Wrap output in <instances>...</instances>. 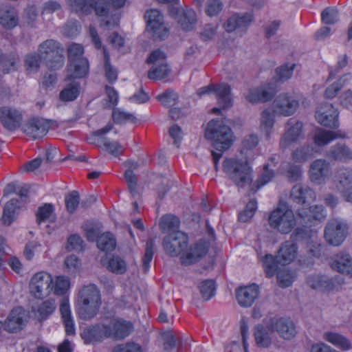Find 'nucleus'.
<instances>
[{"instance_id": "nucleus-58", "label": "nucleus", "mask_w": 352, "mask_h": 352, "mask_svg": "<svg viewBox=\"0 0 352 352\" xmlns=\"http://www.w3.org/2000/svg\"><path fill=\"white\" fill-rule=\"evenodd\" d=\"M276 278L278 285L283 288L289 287L294 280L293 274L289 270H280L277 273Z\"/></svg>"}, {"instance_id": "nucleus-62", "label": "nucleus", "mask_w": 352, "mask_h": 352, "mask_svg": "<svg viewBox=\"0 0 352 352\" xmlns=\"http://www.w3.org/2000/svg\"><path fill=\"white\" fill-rule=\"evenodd\" d=\"M223 6L221 0H208L206 6V13L209 16H217L222 10Z\"/></svg>"}, {"instance_id": "nucleus-22", "label": "nucleus", "mask_w": 352, "mask_h": 352, "mask_svg": "<svg viewBox=\"0 0 352 352\" xmlns=\"http://www.w3.org/2000/svg\"><path fill=\"white\" fill-rule=\"evenodd\" d=\"M307 283L312 289L325 292L338 289L337 285H340L344 282L340 276L329 279L322 275L314 274L307 277Z\"/></svg>"}, {"instance_id": "nucleus-2", "label": "nucleus", "mask_w": 352, "mask_h": 352, "mask_svg": "<svg viewBox=\"0 0 352 352\" xmlns=\"http://www.w3.org/2000/svg\"><path fill=\"white\" fill-rule=\"evenodd\" d=\"M188 245V234L179 230L170 232L165 236L162 243L163 248L168 256L174 257L181 254L180 262L184 265L199 261L208 254L210 248V243L203 239L192 244L184 252Z\"/></svg>"}, {"instance_id": "nucleus-21", "label": "nucleus", "mask_w": 352, "mask_h": 352, "mask_svg": "<svg viewBox=\"0 0 352 352\" xmlns=\"http://www.w3.org/2000/svg\"><path fill=\"white\" fill-rule=\"evenodd\" d=\"M170 14L177 20L183 30L190 31L194 29L197 23V14L192 9L173 8L170 9Z\"/></svg>"}, {"instance_id": "nucleus-8", "label": "nucleus", "mask_w": 352, "mask_h": 352, "mask_svg": "<svg viewBox=\"0 0 352 352\" xmlns=\"http://www.w3.org/2000/svg\"><path fill=\"white\" fill-rule=\"evenodd\" d=\"M84 47L81 44L72 43L67 48V80H73L86 78L89 72L88 59L83 56Z\"/></svg>"}, {"instance_id": "nucleus-35", "label": "nucleus", "mask_w": 352, "mask_h": 352, "mask_svg": "<svg viewBox=\"0 0 352 352\" xmlns=\"http://www.w3.org/2000/svg\"><path fill=\"white\" fill-rule=\"evenodd\" d=\"M339 138H344V135L340 134V131L336 133L331 131H326L323 129L318 128L314 136V142L316 145L318 146H323Z\"/></svg>"}, {"instance_id": "nucleus-57", "label": "nucleus", "mask_w": 352, "mask_h": 352, "mask_svg": "<svg viewBox=\"0 0 352 352\" xmlns=\"http://www.w3.org/2000/svg\"><path fill=\"white\" fill-rule=\"evenodd\" d=\"M64 264L67 271L71 274H76L80 272L81 269V261L79 258L74 254L67 256L65 259Z\"/></svg>"}, {"instance_id": "nucleus-56", "label": "nucleus", "mask_w": 352, "mask_h": 352, "mask_svg": "<svg viewBox=\"0 0 352 352\" xmlns=\"http://www.w3.org/2000/svg\"><path fill=\"white\" fill-rule=\"evenodd\" d=\"M112 118L116 124H124L127 122H134L136 120V118L132 113L116 108L113 110Z\"/></svg>"}, {"instance_id": "nucleus-29", "label": "nucleus", "mask_w": 352, "mask_h": 352, "mask_svg": "<svg viewBox=\"0 0 352 352\" xmlns=\"http://www.w3.org/2000/svg\"><path fill=\"white\" fill-rule=\"evenodd\" d=\"M336 177L340 185L344 188L342 192L344 199L352 203V168H340L337 170Z\"/></svg>"}, {"instance_id": "nucleus-44", "label": "nucleus", "mask_w": 352, "mask_h": 352, "mask_svg": "<svg viewBox=\"0 0 352 352\" xmlns=\"http://www.w3.org/2000/svg\"><path fill=\"white\" fill-rule=\"evenodd\" d=\"M56 305L54 299H47L40 304L36 309L41 321L47 320L55 311Z\"/></svg>"}, {"instance_id": "nucleus-6", "label": "nucleus", "mask_w": 352, "mask_h": 352, "mask_svg": "<svg viewBox=\"0 0 352 352\" xmlns=\"http://www.w3.org/2000/svg\"><path fill=\"white\" fill-rule=\"evenodd\" d=\"M274 109H265L261 113V129L265 132L266 139H270L274 124L276 113L289 116L295 113L299 106V102L291 99L287 94H280L274 100Z\"/></svg>"}, {"instance_id": "nucleus-54", "label": "nucleus", "mask_w": 352, "mask_h": 352, "mask_svg": "<svg viewBox=\"0 0 352 352\" xmlns=\"http://www.w3.org/2000/svg\"><path fill=\"white\" fill-rule=\"evenodd\" d=\"M257 210V201L256 199L250 200L245 206V209L241 211L238 215V220L240 222H247L254 215Z\"/></svg>"}, {"instance_id": "nucleus-36", "label": "nucleus", "mask_w": 352, "mask_h": 352, "mask_svg": "<svg viewBox=\"0 0 352 352\" xmlns=\"http://www.w3.org/2000/svg\"><path fill=\"white\" fill-rule=\"evenodd\" d=\"M323 338L326 341L343 351H348L351 349L350 340L340 333L328 331L324 333Z\"/></svg>"}, {"instance_id": "nucleus-7", "label": "nucleus", "mask_w": 352, "mask_h": 352, "mask_svg": "<svg viewBox=\"0 0 352 352\" xmlns=\"http://www.w3.org/2000/svg\"><path fill=\"white\" fill-rule=\"evenodd\" d=\"M128 0H69V6L76 12L89 14L94 12L98 17H107L109 8L120 10L124 8Z\"/></svg>"}, {"instance_id": "nucleus-3", "label": "nucleus", "mask_w": 352, "mask_h": 352, "mask_svg": "<svg viewBox=\"0 0 352 352\" xmlns=\"http://www.w3.org/2000/svg\"><path fill=\"white\" fill-rule=\"evenodd\" d=\"M109 323L97 322L85 327L81 337L87 344H96L106 339L121 340L128 337L133 331L131 321L120 317H111Z\"/></svg>"}, {"instance_id": "nucleus-52", "label": "nucleus", "mask_w": 352, "mask_h": 352, "mask_svg": "<svg viewBox=\"0 0 352 352\" xmlns=\"http://www.w3.org/2000/svg\"><path fill=\"white\" fill-rule=\"evenodd\" d=\"M157 99L161 104L166 107L175 105L179 100L177 93L173 90H166L157 96Z\"/></svg>"}, {"instance_id": "nucleus-30", "label": "nucleus", "mask_w": 352, "mask_h": 352, "mask_svg": "<svg viewBox=\"0 0 352 352\" xmlns=\"http://www.w3.org/2000/svg\"><path fill=\"white\" fill-rule=\"evenodd\" d=\"M290 197L294 202L305 206L306 203L314 201L316 195L314 190L309 187L295 185L291 190Z\"/></svg>"}, {"instance_id": "nucleus-4", "label": "nucleus", "mask_w": 352, "mask_h": 352, "mask_svg": "<svg viewBox=\"0 0 352 352\" xmlns=\"http://www.w3.org/2000/svg\"><path fill=\"white\" fill-rule=\"evenodd\" d=\"M63 52V49L60 43L53 39L46 40L39 45L38 53H31L25 56L26 69L37 71L41 60L43 59L50 70H57L63 67L65 62Z\"/></svg>"}, {"instance_id": "nucleus-39", "label": "nucleus", "mask_w": 352, "mask_h": 352, "mask_svg": "<svg viewBox=\"0 0 352 352\" xmlns=\"http://www.w3.org/2000/svg\"><path fill=\"white\" fill-rule=\"evenodd\" d=\"M281 263L278 256H274L272 254H266L263 258V265L266 276L268 278L273 277L274 275L277 276L278 270V265Z\"/></svg>"}, {"instance_id": "nucleus-51", "label": "nucleus", "mask_w": 352, "mask_h": 352, "mask_svg": "<svg viewBox=\"0 0 352 352\" xmlns=\"http://www.w3.org/2000/svg\"><path fill=\"white\" fill-rule=\"evenodd\" d=\"M274 177V172L273 170L270 169L269 164H266L263 166V172L257 178L256 182L253 186V189L255 191L259 190L262 186L270 182Z\"/></svg>"}, {"instance_id": "nucleus-37", "label": "nucleus", "mask_w": 352, "mask_h": 352, "mask_svg": "<svg viewBox=\"0 0 352 352\" xmlns=\"http://www.w3.org/2000/svg\"><path fill=\"white\" fill-rule=\"evenodd\" d=\"M254 336L256 344L259 347L268 348L272 344V338L268 331L261 324L255 325Z\"/></svg>"}, {"instance_id": "nucleus-19", "label": "nucleus", "mask_w": 352, "mask_h": 352, "mask_svg": "<svg viewBox=\"0 0 352 352\" xmlns=\"http://www.w3.org/2000/svg\"><path fill=\"white\" fill-rule=\"evenodd\" d=\"M50 129V123L47 120L39 118H30L22 128L23 133L32 140L43 138Z\"/></svg>"}, {"instance_id": "nucleus-24", "label": "nucleus", "mask_w": 352, "mask_h": 352, "mask_svg": "<svg viewBox=\"0 0 352 352\" xmlns=\"http://www.w3.org/2000/svg\"><path fill=\"white\" fill-rule=\"evenodd\" d=\"M22 120L23 115L19 110L8 107H0V120L6 129L13 131L19 129Z\"/></svg>"}, {"instance_id": "nucleus-13", "label": "nucleus", "mask_w": 352, "mask_h": 352, "mask_svg": "<svg viewBox=\"0 0 352 352\" xmlns=\"http://www.w3.org/2000/svg\"><path fill=\"white\" fill-rule=\"evenodd\" d=\"M52 276L51 274L41 271L32 277L30 283V292L35 298H44L52 292Z\"/></svg>"}, {"instance_id": "nucleus-41", "label": "nucleus", "mask_w": 352, "mask_h": 352, "mask_svg": "<svg viewBox=\"0 0 352 352\" xmlns=\"http://www.w3.org/2000/svg\"><path fill=\"white\" fill-rule=\"evenodd\" d=\"M19 61L18 55L15 53L4 54L0 49V64L3 74H8L16 69V64Z\"/></svg>"}, {"instance_id": "nucleus-53", "label": "nucleus", "mask_w": 352, "mask_h": 352, "mask_svg": "<svg viewBox=\"0 0 352 352\" xmlns=\"http://www.w3.org/2000/svg\"><path fill=\"white\" fill-rule=\"evenodd\" d=\"M321 21L326 25H333L339 21V12L336 8L327 7L321 12Z\"/></svg>"}, {"instance_id": "nucleus-63", "label": "nucleus", "mask_w": 352, "mask_h": 352, "mask_svg": "<svg viewBox=\"0 0 352 352\" xmlns=\"http://www.w3.org/2000/svg\"><path fill=\"white\" fill-rule=\"evenodd\" d=\"M296 65L289 63H285L280 67L277 68L276 72L278 78V80H285L289 79L293 74L294 69Z\"/></svg>"}, {"instance_id": "nucleus-12", "label": "nucleus", "mask_w": 352, "mask_h": 352, "mask_svg": "<svg viewBox=\"0 0 352 352\" xmlns=\"http://www.w3.org/2000/svg\"><path fill=\"white\" fill-rule=\"evenodd\" d=\"M146 30L154 40H164L169 34V29L164 23V16L157 9H151L145 13Z\"/></svg>"}, {"instance_id": "nucleus-43", "label": "nucleus", "mask_w": 352, "mask_h": 352, "mask_svg": "<svg viewBox=\"0 0 352 352\" xmlns=\"http://www.w3.org/2000/svg\"><path fill=\"white\" fill-rule=\"evenodd\" d=\"M103 56L105 78L110 84H113L118 79V72L111 64L110 54L106 47H103Z\"/></svg>"}, {"instance_id": "nucleus-31", "label": "nucleus", "mask_w": 352, "mask_h": 352, "mask_svg": "<svg viewBox=\"0 0 352 352\" xmlns=\"http://www.w3.org/2000/svg\"><path fill=\"white\" fill-rule=\"evenodd\" d=\"M253 19L252 12H246L242 15L235 14L227 19L224 23V28L228 32H232L237 28H246Z\"/></svg>"}, {"instance_id": "nucleus-49", "label": "nucleus", "mask_w": 352, "mask_h": 352, "mask_svg": "<svg viewBox=\"0 0 352 352\" xmlns=\"http://www.w3.org/2000/svg\"><path fill=\"white\" fill-rule=\"evenodd\" d=\"M54 212V207L52 204H44L38 207L36 212V222L38 224L49 221Z\"/></svg>"}, {"instance_id": "nucleus-33", "label": "nucleus", "mask_w": 352, "mask_h": 352, "mask_svg": "<svg viewBox=\"0 0 352 352\" xmlns=\"http://www.w3.org/2000/svg\"><path fill=\"white\" fill-rule=\"evenodd\" d=\"M21 208V201L17 199L8 201L3 210L2 223L6 226L12 224L16 218Z\"/></svg>"}, {"instance_id": "nucleus-32", "label": "nucleus", "mask_w": 352, "mask_h": 352, "mask_svg": "<svg viewBox=\"0 0 352 352\" xmlns=\"http://www.w3.org/2000/svg\"><path fill=\"white\" fill-rule=\"evenodd\" d=\"M327 157L335 161L346 162L352 160V150L345 144L338 143L331 147Z\"/></svg>"}, {"instance_id": "nucleus-34", "label": "nucleus", "mask_w": 352, "mask_h": 352, "mask_svg": "<svg viewBox=\"0 0 352 352\" xmlns=\"http://www.w3.org/2000/svg\"><path fill=\"white\" fill-rule=\"evenodd\" d=\"M100 263L109 271L116 274H123L126 272L127 265L124 259L118 256H113L111 258L104 256L100 258Z\"/></svg>"}, {"instance_id": "nucleus-20", "label": "nucleus", "mask_w": 352, "mask_h": 352, "mask_svg": "<svg viewBox=\"0 0 352 352\" xmlns=\"http://www.w3.org/2000/svg\"><path fill=\"white\" fill-rule=\"evenodd\" d=\"M330 164L323 159L314 160L310 165L309 175L311 182L316 184L326 183L331 175Z\"/></svg>"}, {"instance_id": "nucleus-61", "label": "nucleus", "mask_w": 352, "mask_h": 352, "mask_svg": "<svg viewBox=\"0 0 352 352\" xmlns=\"http://www.w3.org/2000/svg\"><path fill=\"white\" fill-rule=\"evenodd\" d=\"M67 249L68 250H83L84 241L78 234H73L67 239Z\"/></svg>"}, {"instance_id": "nucleus-27", "label": "nucleus", "mask_w": 352, "mask_h": 352, "mask_svg": "<svg viewBox=\"0 0 352 352\" xmlns=\"http://www.w3.org/2000/svg\"><path fill=\"white\" fill-rule=\"evenodd\" d=\"M259 294V287L255 284L239 287L236 289V298L238 303L243 307L252 305Z\"/></svg>"}, {"instance_id": "nucleus-25", "label": "nucleus", "mask_w": 352, "mask_h": 352, "mask_svg": "<svg viewBox=\"0 0 352 352\" xmlns=\"http://www.w3.org/2000/svg\"><path fill=\"white\" fill-rule=\"evenodd\" d=\"M25 311L21 307L13 308L4 322V329L8 332L16 333L26 325Z\"/></svg>"}, {"instance_id": "nucleus-40", "label": "nucleus", "mask_w": 352, "mask_h": 352, "mask_svg": "<svg viewBox=\"0 0 352 352\" xmlns=\"http://www.w3.org/2000/svg\"><path fill=\"white\" fill-rule=\"evenodd\" d=\"M160 226L162 232H175L180 226L179 219L172 214H164L160 222Z\"/></svg>"}, {"instance_id": "nucleus-48", "label": "nucleus", "mask_w": 352, "mask_h": 352, "mask_svg": "<svg viewBox=\"0 0 352 352\" xmlns=\"http://www.w3.org/2000/svg\"><path fill=\"white\" fill-rule=\"evenodd\" d=\"M313 148L309 145L298 148L292 153L294 162L302 163L310 159L312 156Z\"/></svg>"}, {"instance_id": "nucleus-1", "label": "nucleus", "mask_w": 352, "mask_h": 352, "mask_svg": "<svg viewBox=\"0 0 352 352\" xmlns=\"http://www.w3.org/2000/svg\"><path fill=\"white\" fill-rule=\"evenodd\" d=\"M297 219L303 227L296 228L291 235V240L284 242L278 252V258L283 265H288L295 260L298 254L296 241L309 237L308 228L320 222L326 217V211L322 206L302 207L296 210Z\"/></svg>"}, {"instance_id": "nucleus-59", "label": "nucleus", "mask_w": 352, "mask_h": 352, "mask_svg": "<svg viewBox=\"0 0 352 352\" xmlns=\"http://www.w3.org/2000/svg\"><path fill=\"white\" fill-rule=\"evenodd\" d=\"M112 352H142V349L139 344L127 342L115 346Z\"/></svg>"}, {"instance_id": "nucleus-28", "label": "nucleus", "mask_w": 352, "mask_h": 352, "mask_svg": "<svg viewBox=\"0 0 352 352\" xmlns=\"http://www.w3.org/2000/svg\"><path fill=\"white\" fill-rule=\"evenodd\" d=\"M330 265L333 270L352 277V258L346 252L334 255L331 258Z\"/></svg>"}, {"instance_id": "nucleus-11", "label": "nucleus", "mask_w": 352, "mask_h": 352, "mask_svg": "<svg viewBox=\"0 0 352 352\" xmlns=\"http://www.w3.org/2000/svg\"><path fill=\"white\" fill-rule=\"evenodd\" d=\"M271 228L282 234H288L294 228L296 220L294 212L286 203H279L278 207L272 211L268 218Z\"/></svg>"}, {"instance_id": "nucleus-46", "label": "nucleus", "mask_w": 352, "mask_h": 352, "mask_svg": "<svg viewBox=\"0 0 352 352\" xmlns=\"http://www.w3.org/2000/svg\"><path fill=\"white\" fill-rule=\"evenodd\" d=\"M52 292L55 295H64L70 287V280L65 276H58L56 278L55 283L52 281Z\"/></svg>"}, {"instance_id": "nucleus-42", "label": "nucleus", "mask_w": 352, "mask_h": 352, "mask_svg": "<svg viewBox=\"0 0 352 352\" xmlns=\"http://www.w3.org/2000/svg\"><path fill=\"white\" fill-rule=\"evenodd\" d=\"M80 86L78 82L69 83L60 92V100L63 102L75 100L80 94Z\"/></svg>"}, {"instance_id": "nucleus-16", "label": "nucleus", "mask_w": 352, "mask_h": 352, "mask_svg": "<svg viewBox=\"0 0 352 352\" xmlns=\"http://www.w3.org/2000/svg\"><path fill=\"white\" fill-rule=\"evenodd\" d=\"M348 232L347 224L338 219L330 220L324 230L326 241L333 246L341 245L346 237Z\"/></svg>"}, {"instance_id": "nucleus-47", "label": "nucleus", "mask_w": 352, "mask_h": 352, "mask_svg": "<svg viewBox=\"0 0 352 352\" xmlns=\"http://www.w3.org/2000/svg\"><path fill=\"white\" fill-rule=\"evenodd\" d=\"M153 255L154 240L150 238L146 241V250L142 259V269L144 273H147L149 271Z\"/></svg>"}, {"instance_id": "nucleus-17", "label": "nucleus", "mask_w": 352, "mask_h": 352, "mask_svg": "<svg viewBox=\"0 0 352 352\" xmlns=\"http://www.w3.org/2000/svg\"><path fill=\"white\" fill-rule=\"evenodd\" d=\"M338 116V109L329 102L322 104L315 113L316 120L320 124L332 129L339 127Z\"/></svg>"}, {"instance_id": "nucleus-45", "label": "nucleus", "mask_w": 352, "mask_h": 352, "mask_svg": "<svg viewBox=\"0 0 352 352\" xmlns=\"http://www.w3.org/2000/svg\"><path fill=\"white\" fill-rule=\"evenodd\" d=\"M199 288L202 298L205 300H209L216 294L217 285L214 280L207 279L200 283Z\"/></svg>"}, {"instance_id": "nucleus-18", "label": "nucleus", "mask_w": 352, "mask_h": 352, "mask_svg": "<svg viewBox=\"0 0 352 352\" xmlns=\"http://www.w3.org/2000/svg\"><path fill=\"white\" fill-rule=\"evenodd\" d=\"M265 324L270 330L277 331L285 340L293 338L296 333L295 324L289 318H272Z\"/></svg>"}, {"instance_id": "nucleus-15", "label": "nucleus", "mask_w": 352, "mask_h": 352, "mask_svg": "<svg viewBox=\"0 0 352 352\" xmlns=\"http://www.w3.org/2000/svg\"><path fill=\"white\" fill-rule=\"evenodd\" d=\"M210 94L216 95L217 102L223 109H228L232 107L231 87L228 84H210L199 88L197 91V94L199 97Z\"/></svg>"}, {"instance_id": "nucleus-10", "label": "nucleus", "mask_w": 352, "mask_h": 352, "mask_svg": "<svg viewBox=\"0 0 352 352\" xmlns=\"http://www.w3.org/2000/svg\"><path fill=\"white\" fill-rule=\"evenodd\" d=\"M78 301L81 304L80 314L85 320H91L99 311L101 306L100 290L96 285L84 286L78 294Z\"/></svg>"}, {"instance_id": "nucleus-60", "label": "nucleus", "mask_w": 352, "mask_h": 352, "mask_svg": "<svg viewBox=\"0 0 352 352\" xmlns=\"http://www.w3.org/2000/svg\"><path fill=\"white\" fill-rule=\"evenodd\" d=\"M124 178L130 193L133 197H135L137 194L138 186L136 175L132 170L127 169L124 173Z\"/></svg>"}, {"instance_id": "nucleus-5", "label": "nucleus", "mask_w": 352, "mask_h": 352, "mask_svg": "<svg viewBox=\"0 0 352 352\" xmlns=\"http://www.w3.org/2000/svg\"><path fill=\"white\" fill-rule=\"evenodd\" d=\"M205 138L211 142L212 146L219 153L212 152V155L217 167L223 152L229 149L234 142V133L230 126L223 119H212L208 122Z\"/></svg>"}, {"instance_id": "nucleus-26", "label": "nucleus", "mask_w": 352, "mask_h": 352, "mask_svg": "<svg viewBox=\"0 0 352 352\" xmlns=\"http://www.w3.org/2000/svg\"><path fill=\"white\" fill-rule=\"evenodd\" d=\"M287 127L280 142L282 148H286L292 143L296 142L302 135V123L300 121H295L291 118L287 123Z\"/></svg>"}, {"instance_id": "nucleus-38", "label": "nucleus", "mask_w": 352, "mask_h": 352, "mask_svg": "<svg viewBox=\"0 0 352 352\" xmlns=\"http://www.w3.org/2000/svg\"><path fill=\"white\" fill-rule=\"evenodd\" d=\"M97 247L103 252L113 251L116 247V239L109 232L101 234L97 239Z\"/></svg>"}, {"instance_id": "nucleus-23", "label": "nucleus", "mask_w": 352, "mask_h": 352, "mask_svg": "<svg viewBox=\"0 0 352 352\" xmlns=\"http://www.w3.org/2000/svg\"><path fill=\"white\" fill-rule=\"evenodd\" d=\"M276 85L269 82L264 87L251 89L246 96V100L251 103L265 102L271 100L277 92Z\"/></svg>"}, {"instance_id": "nucleus-9", "label": "nucleus", "mask_w": 352, "mask_h": 352, "mask_svg": "<svg viewBox=\"0 0 352 352\" xmlns=\"http://www.w3.org/2000/svg\"><path fill=\"white\" fill-rule=\"evenodd\" d=\"M222 168L238 187L244 186L252 181V169L248 162L233 157L226 158L223 162Z\"/></svg>"}, {"instance_id": "nucleus-50", "label": "nucleus", "mask_w": 352, "mask_h": 352, "mask_svg": "<svg viewBox=\"0 0 352 352\" xmlns=\"http://www.w3.org/2000/svg\"><path fill=\"white\" fill-rule=\"evenodd\" d=\"M349 80V74H345L340 78L338 81L329 86L324 91L326 98L332 99L336 97L344 85L346 81Z\"/></svg>"}, {"instance_id": "nucleus-64", "label": "nucleus", "mask_w": 352, "mask_h": 352, "mask_svg": "<svg viewBox=\"0 0 352 352\" xmlns=\"http://www.w3.org/2000/svg\"><path fill=\"white\" fill-rule=\"evenodd\" d=\"M103 146L106 151L113 156L119 157L124 153L123 146L116 141H105Z\"/></svg>"}, {"instance_id": "nucleus-55", "label": "nucleus", "mask_w": 352, "mask_h": 352, "mask_svg": "<svg viewBox=\"0 0 352 352\" xmlns=\"http://www.w3.org/2000/svg\"><path fill=\"white\" fill-rule=\"evenodd\" d=\"M65 207L67 212L73 214L77 209L80 204L79 193L76 190H73L65 195Z\"/></svg>"}, {"instance_id": "nucleus-14", "label": "nucleus", "mask_w": 352, "mask_h": 352, "mask_svg": "<svg viewBox=\"0 0 352 352\" xmlns=\"http://www.w3.org/2000/svg\"><path fill=\"white\" fill-rule=\"evenodd\" d=\"M148 64L159 63L157 67H153L148 72V78L151 80H160L164 79L170 69L166 63V55L160 49L153 50L146 59Z\"/></svg>"}]
</instances>
